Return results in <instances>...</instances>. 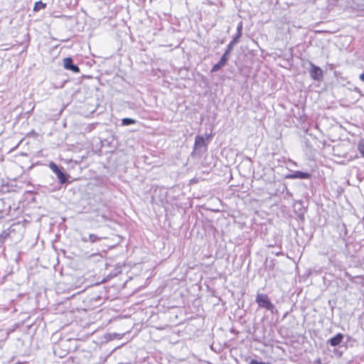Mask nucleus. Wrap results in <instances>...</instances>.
Returning <instances> with one entry per match:
<instances>
[{
    "label": "nucleus",
    "mask_w": 364,
    "mask_h": 364,
    "mask_svg": "<svg viewBox=\"0 0 364 364\" xmlns=\"http://www.w3.org/2000/svg\"><path fill=\"white\" fill-rule=\"evenodd\" d=\"M256 302L261 308H264L267 310L270 311L272 314L274 311H277L274 305L269 300L267 294L257 293L256 296Z\"/></svg>",
    "instance_id": "obj_1"
},
{
    "label": "nucleus",
    "mask_w": 364,
    "mask_h": 364,
    "mask_svg": "<svg viewBox=\"0 0 364 364\" xmlns=\"http://www.w3.org/2000/svg\"><path fill=\"white\" fill-rule=\"evenodd\" d=\"M207 149V144L203 136L197 135L195 138L193 154L200 155Z\"/></svg>",
    "instance_id": "obj_2"
},
{
    "label": "nucleus",
    "mask_w": 364,
    "mask_h": 364,
    "mask_svg": "<svg viewBox=\"0 0 364 364\" xmlns=\"http://www.w3.org/2000/svg\"><path fill=\"white\" fill-rule=\"evenodd\" d=\"M310 68L309 70L311 77L316 81H321L323 78V72L322 69L314 65L312 63H309Z\"/></svg>",
    "instance_id": "obj_3"
},
{
    "label": "nucleus",
    "mask_w": 364,
    "mask_h": 364,
    "mask_svg": "<svg viewBox=\"0 0 364 364\" xmlns=\"http://www.w3.org/2000/svg\"><path fill=\"white\" fill-rule=\"evenodd\" d=\"M229 55H230V53H227V51H225L223 55H222V57L220 58V60L216 63L215 64L212 69H211V72L212 73H215V72H217L218 70H219L222 67H223L226 63L228 62V60H229Z\"/></svg>",
    "instance_id": "obj_4"
},
{
    "label": "nucleus",
    "mask_w": 364,
    "mask_h": 364,
    "mask_svg": "<svg viewBox=\"0 0 364 364\" xmlns=\"http://www.w3.org/2000/svg\"><path fill=\"white\" fill-rule=\"evenodd\" d=\"M63 66L65 69L71 70L75 73H80V68L77 65L73 64V60L71 58H65L63 59Z\"/></svg>",
    "instance_id": "obj_5"
},
{
    "label": "nucleus",
    "mask_w": 364,
    "mask_h": 364,
    "mask_svg": "<svg viewBox=\"0 0 364 364\" xmlns=\"http://www.w3.org/2000/svg\"><path fill=\"white\" fill-rule=\"evenodd\" d=\"M311 175L309 173L302 172L300 171H294L292 173L288 174L286 178L289 179H309Z\"/></svg>",
    "instance_id": "obj_6"
},
{
    "label": "nucleus",
    "mask_w": 364,
    "mask_h": 364,
    "mask_svg": "<svg viewBox=\"0 0 364 364\" xmlns=\"http://www.w3.org/2000/svg\"><path fill=\"white\" fill-rule=\"evenodd\" d=\"M102 238V237H99L95 234H90L88 236H85V235L82 236L81 240L84 242H90L92 243H94V242L100 241Z\"/></svg>",
    "instance_id": "obj_7"
},
{
    "label": "nucleus",
    "mask_w": 364,
    "mask_h": 364,
    "mask_svg": "<svg viewBox=\"0 0 364 364\" xmlns=\"http://www.w3.org/2000/svg\"><path fill=\"white\" fill-rule=\"evenodd\" d=\"M343 338V334L338 333L333 338H330L328 341V343L332 346H337L338 345H339L341 343Z\"/></svg>",
    "instance_id": "obj_8"
},
{
    "label": "nucleus",
    "mask_w": 364,
    "mask_h": 364,
    "mask_svg": "<svg viewBox=\"0 0 364 364\" xmlns=\"http://www.w3.org/2000/svg\"><path fill=\"white\" fill-rule=\"evenodd\" d=\"M240 37L238 36H236L233 38V39L230 41V43L228 45V47H227V49L225 51H227V53H230L232 48H233V46L237 43L238 41H239V38Z\"/></svg>",
    "instance_id": "obj_9"
},
{
    "label": "nucleus",
    "mask_w": 364,
    "mask_h": 364,
    "mask_svg": "<svg viewBox=\"0 0 364 364\" xmlns=\"http://www.w3.org/2000/svg\"><path fill=\"white\" fill-rule=\"evenodd\" d=\"M55 174L60 183H65L67 181L68 179L65 173L63 172L60 169L58 170L55 173Z\"/></svg>",
    "instance_id": "obj_10"
},
{
    "label": "nucleus",
    "mask_w": 364,
    "mask_h": 364,
    "mask_svg": "<svg viewBox=\"0 0 364 364\" xmlns=\"http://www.w3.org/2000/svg\"><path fill=\"white\" fill-rule=\"evenodd\" d=\"M136 121L132 118H124L122 120V125L123 126H128L130 124H136Z\"/></svg>",
    "instance_id": "obj_11"
},
{
    "label": "nucleus",
    "mask_w": 364,
    "mask_h": 364,
    "mask_svg": "<svg viewBox=\"0 0 364 364\" xmlns=\"http://www.w3.org/2000/svg\"><path fill=\"white\" fill-rule=\"evenodd\" d=\"M46 6V4L43 3L42 1H38L35 4L33 7L34 11H38L41 9H44Z\"/></svg>",
    "instance_id": "obj_12"
},
{
    "label": "nucleus",
    "mask_w": 364,
    "mask_h": 364,
    "mask_svg": "<svg viewBox=\"0 0 364 364\" xmlns=\"http://www.w3.org/2000/svg\"><path fill=\"white\" fill-rule=\"evenodd\" d=\"M242 31V23L240 22L237 26V33L236 36L241 37Z\"/></svg>",
    "instance_id": "obj_13"
},
{
    "label": "nucleus",
    "mask_w": 364,
    "mask_h": 364,
    "mask_svg": "<svg viewBox=\"0 0 364 364\" xmlns=\"http://www.w3.org/2000/svg\"><path fill=\"white\" fill-rule=\"evenodd\" d=\"M50 169L55 173L60 168L53 162H51L49 165Z\"/></svg>",
    "instance_id": "obj_14"
},
{
    "label": "nucleus",
    "mask_w": 364,
    "mask_h": 364,
    "mask_svg": "<svg viewBox=\"0 0 364 364\" xmlns=\"http://www.w3.org/2000/svg\"><path fill=\"white\" fill-rule=\"evenodd\" d=\"M358 149L360 152L364 151V139H361L358 144Z\"/></svg>",
    "instance_id": "obj_15"
},
{
    "label": "nucleus",
    "mask_w": 364,
    "mask_h": 364,
    "mask_svg": "<svg viewBox=\"0 0 364 364\" xmlns=\"http://www.w3.org/2000/svg\"><path fill=\"white\" fill-rule=\"evenodd\" d=\"M250 364H269L268 363L259 362L257 360L252 359L250 360Z\"/></svg>",
    "instance_id": "obj_16"
},
{
    "label": "nucleus",
    "mask_w": 364,
    "mask_h": 364,
    "mask_svg": "<svg viewBox=\"0 0 364 364\" xmlns=\"http://www.w3.org/2000/svg\"><path fill=\"white\" fill-rule=\"evenodd\" d=\"M359 79L364 82V73H361L360 75H359Z\"/></svg>",
    "instance_id": "obj_17"
},
{
    "label": "nucleus",
    "mask_w": 364,
    "mask_h": 364,
    "mask_svg": "<svg viewBox=\"0 0 364 364\" xmlns=\"http://www.w3.org/2000/svg\"><path fill=\"white\" fill-rule=\"evenodd\" d=\"M360 153L361 156H362L363 157H364V151H361V152H360Z\"/></svg>",
    "instance_id": "obj_18"
}]
</instances>
